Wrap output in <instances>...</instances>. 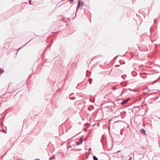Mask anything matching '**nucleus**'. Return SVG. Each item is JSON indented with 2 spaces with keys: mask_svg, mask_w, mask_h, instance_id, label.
<instances>
[{
  "mask_svg": "<svg viewBox=\"0 0 160 160\" xmlns=\"http://www.w3.org/2000/svg\"><path fill=\"white\" fill-rule=\"evenodd\" d=\"M118 154H116L115 155L113 156V157H116L119 158V157H118Z\"/></svg>",
  "mask_w": 160,
  "mask_h": 160,
  "instance_id": "nucleus-7",
  "label": "nucleus"
},
{
  "mask_svg": "<svg viewBox=\"0 0 160 160\" xmlns=\"http://www.w3.org/2000/svg\"><path fill=\"white\" fill-rule=\"evenodd\" d=\"M70 1L71 2H72L73 1V0H70Z\"/></svg>",
  "mask_w": 160,
  "mask_h": 160,
  "instance_id": "nucleus-8",
  "label": "nucleus"
},
{
  "mask_svg": "<svg viewBox=\"0 0 160 160\" xmlns=\"http://www.w3.org/2000/svg\"><path fill=\"white\" fill-rule=\"evenodd\" d=\"M140 132L142 134H146V132L145 130L144 129H141L140 130Z\"/></svg>",
  "mask_w": 160,
  "mask_h": 160,
  "instance_id": "nucleus-4",
  "label": "nucleus"
},
{
  "mask_svg": "<svg viewBox=\"0 0 160 160\" xmlns=\"http://www.w3.org/2000/svg\"><path fill=\"white\" fill-rule=\"evenodd\" d=\"M89 83H90V84H91V81H90Z\"/></svg>",
  "mask_w": 160,
  "mask_h": 160,
  "instance_id": "nucleus-9",
  "label": "nucleus"
},
{
  "mask_svg": "<svg viewBox=\"0 0 160 160\" xmlns=\"http://www.w3.org/2000/svg\"><path fill=\"white\" fill-rule=\"evenodd\" d=\"M93 159L94 160H98L97 157H96L95 156H93Z\"/></svg>",
  "mask_w": 160,
  "mask_h": 160,
  "instance_id": "nucleus-5",
  "label": "nucleus"
},
{
  "mask_svg": "<svg viewBox=\"0 0 160 160\" xmlns=\"http://www.w3.org/2000/svg\"><path fill=\"white\" fill-rule=\"evenodd\" d=\"M29 2H31V0H29Z\"/></svg>",
  "mask_w": 160,
  "mask_h": 160,
  "instance_id": "nucleus-11",
  "label": "nucleus"
},
{
  "mask_svg": "<svg viewBox=\"0 0 160 160\" xmlns=\"http://www.w3.org/2000/svg\"><path fill=\"white\" fill-rule=\"evenodd\" d=\"M4 72V71L3 69H2L1 68H0V74Z\"/></svg>",
  "mask_w": 160,
  "mask_h": 160,
  "instance_id": "nucleus-6",
  "label": "nucleus"
},
{
  "mask_svg": "<svg viewBox=\"0 0 160 160\" xmlns=\"http://www.w3.org/2000/svg\"><path fill=\"white\" fill-rule=\"evenodd\" d=\"M83 139L82 138H81L79 140V141L76 144L77 145H78L81 144L82 143Z\"/></svg>",
  "mask_w": 160,
  "mask_h": 160,
  "instance_id": "nucleus-2",
  "label": "nucleus"
},
{
  "mask_svg": "<svg viewBox=\"0 0 160 160\" xmlns=\"http://www.w3.org/2000/svg\"><path fill=\"white\" fill-rule=\"evenodd\" d=\"M0 98H1V97H0Z\"/></svg>",
  "mask_w": 160,
  "mask_h": 160,
  "instance_id": "nucleus-15",
  "label": "nucleus"
},
{
  "mask_svg": "<svg viewBox=\"0 0 160 160\" xmlns=\"http://www.w3.org/2000/svg\"><path fill=\"white\" fill-rule=\"evenodd\" d=\"M81 4L82 6H83V3L82 2H81L80 0H79L78 3V7L77 8V11L78 8L80 7Z\"/></svg>",
  "mask_w": 160,
  "mask_h": 160,
  "instance_id": "nucleus-1",
  "label": "nucleus"
},
{
  "mask_svg": "<svg viewBox=\"0 0 160 160\" xmlns=\"http://www.w3.org/2000/svg\"><path fill=\"white\" fill-rule=\"evenodd\" d=\"M130 99V98H128L125 100H124L121 103L122 105L125 104L126 102H127L128 100Z\"/></svg>",
  "mask_w": 160,
  "mask_h": 160,
  "instance_id": "nucleus-3",
  "label": "nucleus"
},
{
  "mask_svg": "<svg viewBox=\"0 0 160 160\" xmlns=\"http://www.w3.org/2000/svg\"><path fill=\"white\" fill-rule=\"evenodd\" d=\"M92 80V79H91V81Z\"/></svg>",
  "mask_w": 160,
  "mask_h": 160,
  "instance_id": "nucleus-14",
  "label": "nucleus"
},
{
  "mask_svg": "<svg viewBox=\"0 0 160 160\" xmlns=\"http://www.w3.org/2000/svg\"><path fill=\"white\" fill-rule=\"evenodd\" d=\"M29 4H31V2H29Z\"/></svg>",
  "mask_w": 160,
  "mask_h": 160,
  "instance_id": "nucleus-12",
  "label": "nucleus"
},
{
  "mask_svg": "<svg viewBox=\"0 0 160 160\" xmlns=\"http://www.w3.org/2000/svg\"><path fill=\"white\" fill-rule=\"evenodd\" d=\"M119 155L120 156H121V154H119Z\"/></svg>",
  "mask_w": 160,
  "mask_h": 160,
  "instance_id": "nucleus-13",
  "label": "nucleus"
},
{
  "mask_svg": "<svg viewBox=\"0 0 160 160\" xmlns=\"http://www.w3.org/2000/svg\"><path fill=\"white\" fill-rule=\"evenodd\" d=\"M120 152V150H119V151H118L117 152Z\"/></svg>",
  "mask_w": 160,
  "mask_h": 160,
  "instance_id": "nucleus-10",
  "label": "nucleus"
}]
</instances>
